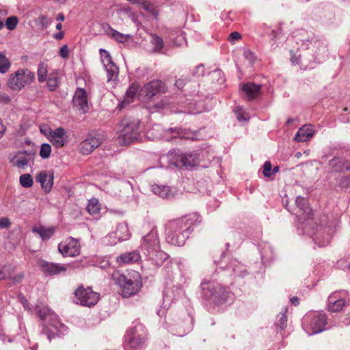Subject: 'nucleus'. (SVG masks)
<instances>
[{
	"mask_svg": "<svg viewBox=\"0 0 350 350\" xmlns=\"http://www.w3.org/2000/svg\"><path fill=\"white\" fill-rule=\"evenodd\" d=\"M36 312L41 320H49L50 321V325L56 329V332H53L49 328L46 329V327H44L42 334H45L49 341H51L55 336H58L59 334L63 332L61 329H64V325L58 321L57 316L46 306H36Z\"/></svg>",
	"mask_w": 350,
	"mask_h": 350,
	"instance_id": "6",
	"label": "nucleus"
},
{
	"mask_svg": "<svg viewBox=\"0 0 350 350\" xmlns=\"http://www.w3.org/2000/svg\"><path fill=\"white\" fill-rule=\"evenodd\" d=\"M146 336V329L142 324L130 327L124 335L125 350H142Z\"/></svg>",
	"mask_w": 350,
	"mask_h": 350,
	"instance_id": "5",
	"label": "nucleus"
},
{
	"mask_svg": "<svg viewBox=\"0 0 350 350\" xmlns=\"http://www.w3.org/2000/svg\"><path fill=\"white\" fill-rule=\"evenodd\" d=\"M87 211L91 215H96L100 211V204L98 200L92 198L89 200Z\"/></svg>",
	"mask_w": 350,
	"mask_h": 350,
	"instance_id": "38",
	"label": "nucleus"
},
{
	"mask_svg": "<svg viewBox=\"0 0 350 350\" xmlns=\"http://www.w3.org/2000/svg\"><path fill=\"white\" fill-rule=\"evenodd\" d=\"M186 80L184 79H177L175 82V85L178 88V89H181L184 87V85H185L186 83Z\"/></svg>",
	"mask_w": 350,
	"mask_h": 350,
	"instance_id": "52",
	"label": "nucleus"
},
{
	"mask_svg": "<svg viewBox=\"0 0 350 350\" xmlns=\"http://www.w3.org/2000/svg\"><path fill=\"white\" fill-rule=\"evenodd\" d=\"M243 55L246 59H247L250 63H253L255 59V56L254 53H252L250 50H245L243 53Z\"/></svg>",
	"mask_w": 350,
	"mask_h": 350,
	"instance_id": "48",
	"label": "nucleus"
},
{
	"mask_svg": "<svg viewBox=\"0 0 350 350\" xmlns=\"http://www.w3.org/2000/svg\"><path fill=\"white\" fill-rule=\"evenodd\" d=\"M314 129L312 125H304L301 127L295 136V140L304 142L309 140L314 135Z\"/></svg>",
	"mask_w": 350,
	"mask_h": 350,
	"instance_id": "26",
	"label": "nucleus"
},
{
	"mask_svg": "<svg viewBox=\"0 0 350 350\" xmlns=\"http://www.w3.org/2000/svg\"><path fill=\"white\" fill-rule=\"evenodd\" d=\"M5 132V126L3 124L2 120L0 119V138L3 135Z\"/></svg>",
	"mask_w": 350,
	"mask_h": 350,
	"instance_id": "54",
	"label": "nucleus"
},
{
	"mask_svg": "<svg viewBox=\"0 0 350 350\" xmlns=\"http://www.w3.org/2000/svg\"><path fill=\"white\" fill-rule=\"evenodd\" d=\"M100 144L99 139L95 137H91L85 139L79 144V148L83 154H89L94 151L95 148Z\"/></svg>",
	"mask_w": 350,
	"mask_h": 350,
	"instance_id": "24",
	"label": "nucleus"
},
{
	"mask_svg": "<svg viewBox=\"0 0 350 350\" xmlns=\"http://www.w3.org/2000/svg\"><path fill=\"white\" fill-rule=\"evenodd\" d=\"M108 29L109 31H107V34L119 42H124L130 38V35L123 34L113 29L110 26L108 27Z\"/></svg>",
	"mask_w": 350,
	"mask_h": 350,
	"instance_id": "34",
	"label": "nucleus"
},
{
	"mask_svg": "<svg viewBox=\"0 0 350 350\" xmlns=\"http://www.w3.org/2000/svg\"><path fill=\"white\" fill-rule=\"evenodd\" d=\"M124 14H130L131 12V8L129 6L123 7L120 10Z\"/></svg>",
	"mask_w": 350,
	"mask_h": 350,
	"instance_id": "53",
	"label": "nucleus"
},
{
	"mask_svg": "<svg viewBox=\"0 0 350 350\" xmlns=\"http://www.w3.org/2000/svg\"><path fill=\"white\" fill-rule=\"evenodd\" d=\"M18 21L16 16H10L6 19L5 25L8 29L14 30L18 24Z\"/></svg>",
	"mask_w": 350,
	"mask_h": 350,
	"instance_id": "44",
	"label": "nucleus"
},
{
	"mask_svg": "<svg viewBox=\"0 0 350 350\" xmlns=\"http://www.w3.org/2000/svg\"><path fill=\"white\" fill-rule=\"evenodd\" d=\"M64 36V33L63 31H60V32H59V33H55V34L54 35V38H55L56 40H61V39H62V38H63Z\"/></svg>",
	"mask_w": 350,
	"mask_h": 350,
	"instance_id": "55",
	"label": "nucleus"
},
{
	"mask_svg": "<svg viewBox=\"0 0 350 350\" xmlns=\"http://www.w3.org/2000/svg\"><path fill=\"white\" fill-rule=\"evenodd\" d=\"M196 69L198 71H200L201 70L202 72L203 71V66H198L196 67Z\"/></svg>",
	"mask_w": 350,
	"mask_h": 350,
	"instance_id": "64",
	"label": "nucleus"
},
{
	"mask_svg": "<svg viewBox=\"0 0 350 350\" xmlns=\"http://www.w3.org/2000/svg\"><path fill=\"white\" fill-rule=\"evenodd\" d=\"M128 225L126 222L118 224L115 232L109 233L104 239L107 244L115 245L118 241L127 240L130 237Z\"/></svg>",
	"mask_w": 350,
	"mask_h": 350,
	"instance_id": "15",
	"label": "nucleus"
},
{
	"mask_svg": "<svg viewBox=\"0 0 350 350\" xmlns=\"http://www.w3.org/2000/svg\"><path fill=\"white\" fill-rule=\"evenodd\" d=\"M165 84L160 80H153L146 83L139 91V95L146 99L152 98L159 93L166 91Z\"/></svg>",
	"mask_w": 350,
	"mask_h": 350,
	"instance_id": "14",
	"label": "nucleus"
},
{
	"mask_svg": "<svg viewBox=\"0 0 350 350\" xmlns=\"http://www.w3.org/2000/svg\"><path fill=\"white\" fill-rule=\"evenodd\" d=\"M5 277H6L5 273L3 271L0 270V280L5 278Z\"/></svg>",
	"mask_w": 350,
	"mask_h": 350,
	"instance_id": "60",
	"label": "nucleus"
},
{
	"mask_svg": "<svg viewBox=\"0 0 350 350\" xmlns=\"http://www.w3.org/2000/svg\"><path fill=\"white\" fill-rule=\"evenodd\" d=\"M179 162L186 167L197 166L200 162L199 155L196 152L182 154L180 157Z\"/></svg>",
	"mask_w": 350,
	"mask_h": 350,
	"instance_id": "28",
	"label": "nucleus"
},
{
	"mask_svg": "<svg viewBox=\"0 0 350 350\" xmlns=\"http://www.w3.org/2000/svg\"><path fill=\"white\" fill-rule=\"evenodd\" d=\"M38 266L44 274L48 275H57L67 270L65 265L49 262L42 259L38 260Z\"/></svg>",
	"mask_w": 350,
	"mask_h": 350,
	"instance_id": "18",
	"label": "nucleus"
},
{
	"mask_svg": "<svg viewBox=\"0 0 350 350\" xmlns=\"http://www.w3.org/2000/svg\"><path fill=\"white\" fill-rule=\"evenodd\" d=\"M139 85L136 83H132L129 87L124 94V100L118 105L120 109L124 108L126 105H128L134 101V99L137 96L139 91Z\"/></svg>",
	"mask_w": 350,
	"mask_h": 350,
	"instance_id": "25",
	"label": "nucleus"
},
{
	"mask_svg": "<svg viewBox=\"0 0 350 350\" xmlns=\"http://www.w3.org/2000/svg\"><path fill=\"white\" fill-rule=\"evenodd\" d=\"M200 221V217L197 213L170 221L165 227L166 241L174 245H183L193 230L192 226Z\"/></svg>",
	"mask_w": 350,
	"mask_h": 350,
	"instance_id": "1",
	"label": "nucleus"
},
{
	"mask_svg": "<svg viewBox=\"0 0 350 350\" xmlns=\"http://www.w3.org/2000/svg\"><path fill=\"white\" fill-rule=\"evenodd\" d=\"M341 291H335L329 295L327 298V310L331 312H339L348 304V301L340 297L338 294Z\"/></svg>",
	"mask_w": 350,
	"mask_h": 350,
	"instance_id": "17",
	"label": "nucleus"
},
{
	"mask_svg": "<svg viewBox=\"0 0 350 350\" xmlns=\"http://www.w3.org/2000/svg\"><path fill=\"white\" fill-rule=\"evenodd\" d=\"M62 25L60 23H57V24L56 25V29H62Z\"/></svg>",
	"mask_w": 350,
	"mask_h": 350,
	"instance_id": "62",
	"label": "nucleus"
},
{
	"mask_svg": "<svg viewBox=\"0 0 350 350\" xmlns=\"http://www.w3.org/2000/svg\"><path fill=\"white\" fill-rule=\"evenodd\" d=\"M40 19V23L42 24L43 28H46L49 24L51 23V20L45 16H41Z\"/></svg>",
	"mask_w": 350,
	"mask_h": 350,
	"instance_id": "50",
	"label": "nucleus"
},
{
	"mask_svg": "<svg viewBox=\"0 0 350 350\" xmlns=\"http://www.w3.org/2000/svg\"><path fill=\"white\" fill-rule=\"evenodd\" d=\"M331 175H334L336 184L342 188L350 185V161L342 157H334L329 161Z\"/></svg>",
	"mask_w": 350,
	"mask_h": 350,
	"instance_id": "3",
	"label": "nucleus"
},
{
	"mask_svg": "<svg viewBox=\"0 0 350 350\" xmlns=\"http://www.w3.org/2000/svg\"><path fill=\"white\" fill-rule=\"evenodd\" d=\"M151 38V42L154 45V51L160 53L163 48V39L156 34L152 35Z\"/></svg>",
	"mask_w": 350,
	"mask_h": 350,
	"instance_id": "39",
	"label": "nucleus"
},
{
	"mask_svg": "<svg viewBox=\"0 0 350 350\" xmlns=\"http://www.w3.org/2000/svg\"><path fill=\"white\" fill-rule=\"evenodd\" d=\"M326 325L327 317L324 314H308L304 318L303 327L308 335L322 332Z\"/></svg>",
	"mask_w": 350,
	"mask_h": 350,
	"instance_id": "9",
	"label": "nucleus"
},
{
	"mask_svg": "<svg viewBox=\"0 0 350 350\" xmlns=\"http://www.w3.org/2000/svg\"><path fill=\"white\" fill-rule=\"evenodd\" d=\"M278 317L279 319L275 323L276 326L279 327L281 329L285 328L287 323V317L285 312L280 313Z\"/></svg>",
	"mask_w": 350,
	"mask_h": 350,
	"instance_id": "45",
	"label": "nucleus"
},
{
	"mask_svg": "<svg viewBox=\"0 0 350 350\" xmlns=\"http://www.w3.org/2000/svg\"><path fill=\"white\" fill-rule=\"evenodd\" d=\"M115 283L120 288V294L123 297H129L136 295L142 286L141 276L135 271L124 273L116 272L113 274Z\"/></svg>",
	"mask_w": 350,
	"mask_h": 350,
	"instance_id": "2",
	"label": "nucleus"
},
{
	"mask_svg": "<svg viewBox=\"0 0 350 350\" xmlns=\"http://www.w3.org/2000/svg\"><path fill=\"white\" fill-rule=\"evenodd\" d=\"M11 66L10 61L6 57L5 52L0 53V73L7 72Z\"/></svg>",
	"mask_w": 350,
	"mask_h": 350,
	"instance_id": "37",
	"label": "nucleus"
},
{
	"mask_svg": "<svg viewBox=\"0 0 350 350\" xmlns=\"http://www.w3.org/2000/svg\"><path fill=\"white\" fill-rule=\"evenodd\" d=\"M295 203L297 204V208L303 212V213L309 216L312 213V209L308 205V200L301 196H297L295 200Z\"/></svg>",
	"mask_w": 350,
	"mask_h": 350,
	"instance_id": "33",
	"label": "nucleus"
},
{
	"mask_svg": "<svg viewBox=\"0 0 350 350\" xmlns=\"http://www.w3.org/2000/svg\"><path fill=\"white\" fill-rule=\"evenodd\" d=\"M262 85L247 82L242 85L241 90L249 100L256 99L261 94Z\"/></svg>",
	"mask_w": 350,
	"mask_h": 350,
	"instance_id": "22",
	"label": "nucleus"
},
{
	"mask_svg": "<svg viewBox=\"0 0 350 350\" xmlns=\"http://www.w3.org/2000/svg\"><path fill=\"white\" fill-rule=\"evenodd\" d=\"M72 101L74 107L82 113H85L88 111L87 94L84 89H77Z\"/></svg>",
	"mask_w": 350,
	"mask_h": 350,
	"instance_id": "20",
	"label": "nucleus"
},
{
	"mask_svg": "<svg viewBox=\"0 0 350 350\" xmlns=\"http://www.w3.org/2000/svg\"><path fill=\"white\" fill-rule=\"evenodd\" d=\"M154 130L159 131V126H157V128H152L151 130L148 131V136L152 135Z\"/></svg>",
	"mask_w": 350,
	"mask_h": 350,
	"instance_id": "58",
	"label": "nucleus"
},
{
	"mask_svg": "<svg viewBox=\"0 0 350 350\" xmlns=\"http://www.w3.org/2000/svg\"><path fill=\"white\" fill-rule=\"evenodd\" d=\"M34 79L33 72L27 69H20L10 75L7 85L13 91H19L25 85L31 84Z\"/></svg>",
	"mask_w": 350,
	"mask_h": 350,
	"instance_id": "8",
	"label": "nucleus"
},
{
	"mask_svg": "<svg viewBox=\"0 0 350 350\" xmlns=\"http://www.w3.org/2000/svg\"><path fill=\"white\" fill-rule=\"evenodd\" d=\"M160 247L157 230L155 226H151L149 232L142 238L140 250L143 255L148 254L150 251Z\"/></svg>",
	"mask_w": 350,
	"mask_h": 350,
	"instance_id": "12",
	"label": "nucleus"
},
{
	"mask_svg": "<svg viewBox=\"0 0 350 350\" xmlns=\"http://www.w3.org/2000/svg\"><path fill=\"white\" fill-rule=\"evenodd\" d=\"M51 147L49 144H42L40 150V155L42 159H47L50 157Z\"/></svg>",
	"mask_w": 350,
	"mask_h": 350,
	"instance_id": "43",
	"label": "nucleus"
},
{
	"mask_svg": "<svg viewBox=\"0 0 350 350\" xmlns=\"http://www.w3.org/2000/svg\"><path fill=\"white\" fill-rule=\"evenodd\" d=\"M59 55L60 56L66 59L68 57V48L66 44L62 46L59 50Z\"/></svg>",
	"mask_w": 350,
	"mask_h": 350,
	"instance_id": "49",
	"label": "nucleus"
},
{
	"mask_svg": "<svg viewBox=\"0 0 350 350\" xmlns=\"http://www.w3.org/2000/svg\"><path fill=\"white\" fill-rule=\"evenodd\" d=\"M65 135L64 129L59 127L50 133V141L57 148L62 147L64 145V136Z\"/></svg>",
	"mask_w": 350,
	"mask_h": 350,
	"instance_id": "29",
	"label": "nucleus"
},
{
	"mask_svg": "<svg viewBox=\"0 0 350 350\" xmlns=\"http://www.w3.org/2000/svg\"><path fill=\"white\" fill-rule=\"evenodd\" d=\"M271 163L270 161H266L263 165V171L262 173L265 176L269 177L272 175L271 173Z\"/></svg>",
	"mask_w": 350,
	"mask_h": 350,
	"instance_id": "46",
	"label": "nucleus"
},
{
	"mask_svg": "<svg viewBox=\"0 0 350 350\" xmlns=\"http://www.w3.org/2000/svg\"><path fill=\"white\" fill-rule=\"evenodd\" d=\"M234 112L239 121H247L250 119V115L241 107H235Z\"/></svg>",
	"mask_w": 350,
	"mask_h": 350,
	"instance_id": "42",
	"label": "nucleus"
},
{
	"mask_svg": "<svg viewBox=\"0 0 350 350\" xmlns=\"http://www.w3.org/2000/svg\"><path fill=\"white\" fill-rule=\"evenodd\" d=\"M19 181L21 186L25 188L31 187L33 183V178L29 174L21 175Z\"/></svg>",
	"mask_w": 350,
	"mask_h": 350,
	"instance_id": "41",
	"label": "nucleus"
},
{
	"mask_svg": "<svg viewBox=\"0 0 350 350\" xmlns=\"http://www.w3.org/2000/svg\"><path fill=\"white\" fill-rule=\"evenodd\" d=\"M33 232L38 234L42 240H47L49 239L53 235L54 230L52 228H49L46 229L43 228H34L33 229Z\"/></svg>",
	"mask_w": 350,
	"mask_h": 350,
	"instance_id": "36",
	"label": "nucleus"
},
{
	"mask_svg": "<svg viewBox=\"0 0 350 350\" xmlns=\"http://www.w3.org/2000/svg\"><path fill=\"white\" fill-rule=\"evenodd\" d=\"M11 226V221L8 217L0 218V229L8 228Z\"/></svg>",
	"mask_w": 350,
	"mask_h": 350,
	"instance_id": "47",
	"label": "nucleus"
},
{
	"mask_svg": "<svg viewBox=\"0 0 350 350\" xmlns=\"http://www.w3.org/2000/svg\"><path fill=\"white\" fill-rule=\"evenodd\" d=\"M292 304L297 306L299 304V299L297 297H293L291 299Z\"/></svg>",
	"mask_w": 350,
	"mask_h": 350,
	"instance_id": "56",
	"label": "nucleus"
},
{
	"mask_svg": "<svg viewBox=\"0 0 350 350\" xmlns=\"http://www.w3.org/2000/svg\"><path fill=\"white\" fill-rule=\"evenodd\" d=\"M35 152L33 150L18 151L9 156V160L12 166L25 168L33 163Z\"/></svg>",
	"mask_w": 350,
	"mask_h": 350,
	"instance_id": "13",
	"label": "nucleus"
},
{
	"mask_svg": "<svg viewBox=\"0 0 350 350\" xmlns=\"http://www.w3.org/2000/svg\"><path fill=\"white\" fill-rule=\"evenodd\" d=\"M55 2L59 3H64L67 0H54Z\"/></svg>",
	"mask_w": 350,
	"mask_h": 350,
	"instance_id": "63",
	"label": "nucleus"
},
{
	"mask_svg": "<svg viewBox=\"0 0 350 350\" xmlns=\"http://www.w3.org/2000/svg\"><path fill=\"white\" fill-rule=\"evenodd\" d=\"M279 170V167L278 166H275L273 167V170H271V173L272 174H275L276 172H278Z\"/></svg>",
	"mask_w": 350,
	"mask_h": 350,
	"instance_id": "61",
	"label": "nucleus"
},
{
	"mask_svg": "<svg viewBox=\"0 0 350 350\" xmlns=\"http://www.w3.org/2000/svg\"><path fill=\"white\" fill-rule=\"evenodd\" d=\"M201 288L204 298L215 305L224 304L230 295V292L217 282H203Z\"/></svg>",
	"mask_w": 350,
	"mask_h": 350,
	"instance_id": "4",
	"label": "nucleus"
},
{
	"mask_svg": "<svg viewBox=\"0 0 350 350\" xmlns=\"http://www.w3.org/2000/svg\"><path fill=\"white\" fill-rule=\"evenodd\" d=\"M241 36L239 32L234 31L232 32L229 36V40L230 42H234L235 40H238L241 39Z\"/></svg>",
	"mask_w": 350,
	"mask_h": 350,
	"instance_id": "51",
	"label": "nucleus"
},
{
	"mask_svg": "<svg viewBox=\"0 0 350 350\" xmlns=\"http://www.w3.org/2000/svg\"><path fill=\"white\" fill-rule=\"evenodd\" d=\"M141 259V255L137 250L122 254L117 258V262L120 264H130L138 262Z\"/></svg>",
	"mask_w": 350,
	"mask_h": 350,
	"instance_id": "27",
	"label": "nucleus"
},
{
	"mask_svg": "<svg viewBox=\"0 0 350 350\" xmlns=\"http://www.w3.org/2000/svg\"><path fill=\"white\" fill-rule=\"evenodd\" d=\"M152 191L162 198H170L174 196V189L166 185H152Z\"/></svg>",
	"mask_w": 350,
	"mask_h": 350,
	"instance_id": "30",
	"label": "nucleus"
},
{
	"mask_svg": "<svg viewBox=\"0 0 350 350\" xmlns=\"http://www.w3.org/2000/svg\"><path fill=\"white\" fill-rule=\"evenodd\" d=\"M141 7L150 16L154 17V18H157L159 15V10L152 3L146 0H143L141 3Z\"/></svg>",
	"mask_w": 350,
	"mask_h": 350,
	"instance_id": "32",
	"label": "nucleus"
},
{
	"mask_svg": "<svg viewBox=\"0 0 350 350\" xmlns=\"http://www.w3.org/2000/svg\"><path fill=\"white\" fill-rule=\"evenodd\" d=\"M144 256L145 259L150 261V263L156 268L161 267L163 264L164 261L169 258L168 254L161 250L160 247H158L157 250H153L152 251H150L148 254H145Z\"/></svg>",
	"mask_w": 350,
	"mask_h": 350,
	"instance_id": "21",
	"label": "nucleus"
},
{
	"mask_svg": "<svg viewBox=\"0 0 350 350\" xmlns=\"http://www.w3.org/2000/svg\"><path fill=\"white\" fill-rule=\"evenodd\" d=\"M48 66L44 62H40L38 67V80L40 83L45 81L47 79Z\"/></svg>",
	"mask_w": 350,
	"mask_h": 350,
	"instance_id": "35",
	"label": "nucleus"
},
{
	"mask_svg": "<svg viewBox=\"0 0 350 350\" xmlns=\"http://www.w3.org/2000/svg\"><path fill=\"white\" fill-rule=\"evenodd\" d=\"M59 252L64 256H76L79 254L80 245L73 238H69L66 242L58 245Z\"/></svg>",
	"mask_w": 350,
	"mask_h": 350,
	"instance_id": "19",
	"label": "nucleus"
},
{
	"mask_svg": "<svg viewBox=\"0 0 350 350\" xmlns=\"http://www.w3.org/2000/svg\"><path fill=\"white\" fill-rule=\"evenodd\" d=\"M99 51L103 66L107 73V81H115L118 77L119 72L118 66L113 62L112 58L108 51L103 49H100Z\"/></svg>",
	"mask_w": 350,
	"mask_h": 350,
	"instance_id": "16",
	"label": "nucleus"
},
{
	"mask_svg": "<svg viewBox=\"0 0 350 350\" xmlns=\"http://www.w3.org/2000/svg\"><path fill=\"white\" fill-rule=\"evenodd\" d=\"M303 232L310 236L314 243L319 247H324L329 244L331 240V236L329 230L322 226H312V221L310 218L302 224Z\"/></svg>",
	"mask_w": 350,
	"mask_h": 350,
	"instance_id": "7",
	"label": "nucleus"
},
{
	"mask_svg": "<svg viewBox=\"0 0 350 350\" xmlns=\"http://www.w3.org/2000/svg\"><path fill=\"white\" fill-rule=\"evenodd\" d=\"M139 121L135 120L131 122L124 120L122 123L123 126L121 135L119 137L120 142L124 144H130L139 138Z\"/></svg>",
	"mask_w": 350,
	"mask_h": 350,
	"instance_id": "11",
	"label": "nucleus"
},
{
	"mask_svg": "<svg viewBox=\"0 0 350 350\" xmlns=\"http://www.w3.org/2000/svg\"><path fill=\"white\" fill-rule=\"evenodd\" d=\"M75 303L81 306L91 307L99 300V294L93 291L91 287L79 286L74 292Z\"/></svg>",
	"mask_w": 350,
	"mask_h": 350,
	"instance_id": "10",
	"label": "nucleus"
},
{
	"mask_svg": "<svg viewBox=\"0 0 350 350\" xmlns=\"http://www.w3.org/2000/svg\"><path fill=\"white\" fill-rule=\"evenodd\" d=\"M180 135V133L177 131L176 129L170 128L169 129L163 131V133L161 137L166 141H171L174 138H176L177 135Z\"/></svg>",
	"mask_w": 350,
	"mask_h": 350,
	"instance_id": "40",
	"label": "nucleus"
},
{
	"mask_svg": "<svg viewBox=\"0 0 350 350\" xmlns=\"http://www.w3.org/2000/svg\"><path fill=\"white\" fill-rule=\"evenodd\" d=\"M53 173L42 171L37 174L36 181L40 183L42 188L46 191L49 192L53 185Z\"/></svg>",
	"mask_w": 350,
	"mask_h": 350,
	"instance_id": "23",
	"label": "nucleus"
},
{
	"mask_svg": "<svg viewBox=\"0 0 350 350\" xmlns=\"http://www.w3.org/2000/svg\"><path fill=\"white\" fill-rule=\"evenodd\" d=\"M129 1H130L131 3H133V4H137V5H139L141 6V3L142 1L141 0H128Z\"/></svg>",
	"mask_w": 350,
	"mask_h": 350,
	"instance_id": "59",
	"label": "nucleus"
},
{
	"mask_svg": "<svg viewBox=\"0 0 350 350\" xmlns=\"http://www.w3.org/2000/svg\"><path fill=\"white\" fill-rule=\"evenodd\" d=\"M60 77L57 71L49 74L46 81V86L50 92L55 91L60 85Z\"/></svg>",
	"mask_w": 350,
	"mask_h": 350,
	"instance_id": "31",
	"label": "nucleus"
},
{
	"mask_svg": "<svg viewBox=\"0 0 350 350\" xmlns=\"http://www.w3.org/2000/svg\"><path fill=\"white\" fill-rule=\"evenodd\" d=\"M64 15L62 13H59L57 16V21H64Z\"/></svg>",
	"mask_w": 350,
	"mask_h": 350,
	"instance_id": "57",
	"label": "nucleus"
}]
</instances>
